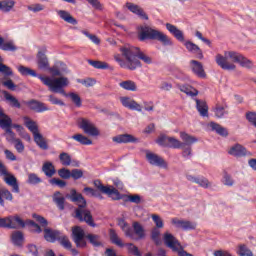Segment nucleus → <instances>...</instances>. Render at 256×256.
<instances>
[{"mask_svg": "<svg viewBox=\"0 0 256 256\" xmlns=\"http://www.w3.org/2000/svg\"><path fill=\"white\" fill-rule=\"evenodd\" d=\"M120 52L125 60L121 59V55L119 54L114 55V59L123 69L135 71L137 67H141V61H144L146 65L153 63V59L143 53L138 47L126 45L120 48ZM139 59H141V61H139Z\"/></svg>", "mask_w": 256, "mask_h": 256, "instance_id": "obj_1", "label": "nucleus"}, {"mask_svg": "<svg viewBox=\"0 0 256 256\" xmlns=\"http://www.w3.org/2000/svg\"><path fill=\"white\" fill-rule=\"evenodd\" d=\"M40 81H42L43 85L48 87L49 91L52 93H60L64 97H69L72 103L76 107H81L83 102L81 101V96L79 94L70 92H65V87H69V78L67 77H50V76H39Z\"/></svg>", "mask_w": 256, "mask_h": 256, "instance_id": "obj_2", "label": "nucleus"}, {"mask_svg": "<svg viewBox=\"0 0 256 256\" xmlns=\"http://www.w3.org/2000/svg\"><path fill=\"white\" fill-rule=\"evenodd\" d=\"M66 199H70L72 203L78 205V208L75 210V218L78 219V221H84L90 227H96L91 211L85 209L87 207V201L81 193H77V190L71 189L70 193L66 195Z\"/></svg>", "mask_w": 256, "mask_h": 256, "instance_id": "obj_3", "label": "nucleus"}, {"mask_svg": "<svg viewBox=\"0 0 256 256\" xmlns=\"http://www.w3.org/2000/svg\"><path fill=\"white\" fill-rule=\"evenodd\" d=\"M166 29L171 35H173V37H175V39H177V41L184 43V47L187 49L188 53L196 55L197 59H203V50H201L199 45L193 43L192 41H185V34L181 31V29H178L177 26L171 23H166Z\"/></svg>", "mask_w": 256, "mask_h": 256, "instance_id": "obj_4", "label": "nucleus"}, {"mask_svg": "<svg viewBox=\"0 0 256 256\" xmlns=\"http://www.w3.org/2000/svg\"><path fill=\"white\" fill-rule=\"evenodd\" d=\"M138 39L140 41H145L146 39H151L152 41H159L165 47H172L173 40L167 36V34L161 32L160 30L153 29L149 26H145L138 33Z\"/></svg>", "mask_w": 256, "mask_h": 256, "instance_id": "obj_5", "label": "nucleus"}, {"mask_svg": "<svg viewBox=\"0 0 256 256\" xmlns=\"http://www.w3.org/2000/svg\"><path fill=\"white\" fill-rule=\"evenodd\" d=\"M236 59L237 52L235 51H225L224 55L217 54L215 57L217 65L226 71H235L237 69V66L234 64Z\"/></svg>", "mask_w": 256, "mask_h": 256, "instance_id": "obj_6", "label": "nucleus"}, {"mask_svg": "<svg viewBox=\"0 0 256 256\" xmlns=\"http://www.w3.org/2000/svg\"><path fill=\"white\" fill-rule=\"evenodd\" d=\"M23 227H25V221L19 215L0 217V228L2 229H23Z\"/></svg>", "mask_w": 256, "mask_h": 256, "instance_id": "obj_7", "label": "nucleus"}, {"mask_svg": "<svg viewBox=\"0 0 256 256\" xmlns=\"http://www.w3.org/2000/svg\"><path fill=\"white\" fill-rule=\"evenodd\" d=\"M0 177H3L4 183L8 185L9 187H12L13 193H19V184L17 183V178L15 175L10 173L9 170H7V166L2 164L0 161Z\"/></svg>", "mask_w": 256, "mask_h": 256, "instance_id": "obj_8", "label": "nucleus"}, {"mask_svg": "<svg viewBox=\"0 0 256 256\" xmlns=\"http://www.w3.org/2000/svg\"><path fill=\"white\" fill-rule=\"evenodd\" d=\"M164 242L167 247L178 253L179 256H192L190 253L183 250V246H181L179 240H177L173 234L169 232L164 233Z\"/></svg>", "mask_w": 256, "mask_h": 256, "instance_id": "obj_9", "label": "nucleus"}, {"mask_svg": "<svg viewBox=\"0 0 256 256\" xmlns=\"http://www.w3.org/2000/svg\"><path fill=\"white\" fill-rule=\"evenodd\" d=\"M94 186L104 195H108V197H110V199H112L113 201H119L123 199V195H121V193H119V190H117L113 186H105L99 180L94 181Z\"/></svg>", "mask_w": 256, "mask_h": 256, "instance_id": "obj_10", "label": "nucleus"}, {"mask_svg": "<svg viewBox=\"0 0 256 256\" xmlns=\"http://www.w3.org/2000/svg\"><path fill=\"white\" fill-rule=\"evenodd\" d=\"M78 127L81 129L86 135H90V137H99L101 134L99 129L95 127V124L91 122V120L87 118H80L78 120Z\"/></svg>", "mask_w": 256, "mask_h": 256, "instance_id": "obj_11", "label": "nucleus"}, {"mask_svg": "<svg viewBox=\"0 0 256 256\" xmlns=\"http://www.w3.org/2000/svg\"><path fill=\"white\" fill-rule=\"evenodd\" d=\"M171 224L176 227V229H182V231H193L197 229V223L189 220H183L179 218H172Z\"/></svg>", "mask_w": 256, "mask_h": 256, "instance_id": "obj_12", "label": "nucleus"}, {"mask_svg": "<svg viewBox=\"0 0 256 256\" xmlns=\"http://www.w3.org/2000/svg\"><path fill=\"white\" fill-rule=\"evenodd\" d=\"M72 239L76 244V247H86L85 230L81 226H74L72 228Z\"/></svg>", "mask_w": 256, "mask_h": 256, "instance_id": "obj_13", "label": "nucleus"}, {"mask_svg": "<svg viewBox=\"0 0 256 256\" xmlns=\"http://www.w3.org/2000/svg\"><path fill=\"white\" fill-rule=\"evenodd\" d=\"M146 159L150 165L154 167H161L162 169H169V164L163 157L153 153V152H146Z\"/></svg>", "mask_w": 256, "mask_h": 256, "instance_id": "obj_14", "label": "nucleus"}, {"mask_svg": "<svg viewBox=\"0 0 256 256\" xmlns=\"http://www.w3.org/2000/svg\"><path fill=\"white\" fill-rule=\"evenodd\" d=\"M45 53H47V47H43L37 54L38 69H41L42 71L49 70V58H47Z\"/></svg>", "mask_w": 256, "mask_h": 256, "instance_id": "obj_15", "label": "nucleus"}, {"mask_svg": "<svg viewBox=\"0 0 256 256\" xmlns=\"http://www.w3.org/2000/svg\"><path fill=\"white\" fill-rule=\"evenodd\" d=\"M186 179L187 181H190V183H195L196 185H199V187H202L203 189H209V187H212V183L209 182V179L205 177H199L193 174H187Z\"/></svg>", "mask_w": 256, "mask_h": 256, "instance_id": "obj_16", "label": "nucleus"}, {"mask_svg": "<svg viewBox=\"0 0 256 256\" xmlns=\"http://www.w3.org/2000/svg\"><path fill=\"white\" fill-rule=\"evenodd\" d=\"M120 103L123 105V107L131 109L132 111H138L139 113L143 111L141 104L137 103V101L133 100L130 97H120Z\"/></svg>", "mask_w": 256, "mask_h": 256, "instance_id": "obj_17", "label": "nucleus"}, {"mask_svg": "<svg viewBox=\"0 0 256 256\" xmlns=\"http://www.w3.org/2000/svg\"><path fill=\"white\" fill-rule=\"evenodd\" d=\"M59 161L63 167H80L81 162L71 159V155L67 152L59 154Z\"/></svg>", "mask_w": 256, "mask_h": 256, "instance_id": "obj_18", "label": "nucleus"}, {"mask_svg": "<svg viewBox=\"0 0 256 256\" xmlns=\"http://www.w3.org/2000/svg\"><path fill=\"white\" fill-rule=\"evenodd\" d=\"M26 105L29 107V109L35 111L36 113H44V111H50V108H48L47 104L38 100H30L26 103Z\"/></svg>", "mask_w": 256, "mask_h": 256, "instance_id": "obj_19", "label": "nucleus"}, {"mask_svg": "<svg viewBox=\"0 0 256 256\" xmlns=\"http://www.w3.org/2000/svg\"><path fill=\"white\" fill-rule=\"evenodd\" d=\"M190 68L192 69L193 74L197 75V77H200L202 79H205V77H207V74L205 73V69L203 68V63L197 60H191Z\"/></svg>", "mask_w": 256, "mask_h": 256, "instance_id": "obj_20", "label": "nucleus"}, {"mask_svg": "<svg viewBox=\"0 0 256 256\" xmlns=\"http://www.w3.org/2000/svg\"><path fill=\"white\" fill-rule=\"evenodd\" d=\"M126 7L128 10L131 11V13H134V15L140 17V19H144L145 21L149 20V16L147 15V13H145L141 6L133 4L131 2H127Z\"/></svg>", "mask_w": 256, "mask_h": 256, "instance_id": "obj_21", "label": "nucleus"}, {"mask_svg": "<svg viewBox=\"0 0 256 256\" xmlns=\"http://www.w3.org/2000/svg\"><path fill=\"white\" fill-rule=\"evenodd\" d=\"M48 71L53 75V77H64L61 75H63V73H67V64L57 62L53 67H49Z\"/></svg>", "mask_w": 256, "mask_h": 256, "instance_id": "obj_22", "label": "nucleus"}, {"mask_svg": "<svg viewBox=\"0 0 256 256\" xmlns=\"http://www.w3.org/2000/svg\"><path fill=\"white\" fill-rule=\"evenodd\" d=\"M0 127L5 131L7 129H10V127H13V120H11V117H9V115L5 113V110L1 106H0Z\"/></svg>", "mask_w": 256, "mask_h": 256, "instance_id": "obj_23", "label": "nucleus"}, {"mask_svg": "<svg viewBox=\"0 0 256 256\" xmlns=\"http://www.w3.org/2000/svg\"><path fill=\"white\" fill-rule=\"evenodd\" d=\"M228 155H232V157H245L247 149L241 144H235L228 149Z\"/></svg>", "mask_w": 256, "mask_h": 256, "instance_id": "obj_24", "label": "nucleus"}, {"mask_svg": "<svg viewBox=\"0 0 256 256\" xmlns=\"http://www.w3.org/2000/svg\"><path fill=\"white\" fill-rule=\"evenodd\" d=\"M61 237V232L58 230H53L51 228H45L44 229V239L45 241H48V243H55V240Z\"/></svg>", "mask_w": 256, "mask_h": 256, "instance_id": "obj_25", "label": "nucleus"}, {"mask_svg": "<svg viewBox=\"0 0 256 256\" xmlns=\"http://www.w3.org/2000/svg\"><path fill=\"white\" fill-rule=\"evenodd\" d=\"M235 63H238L240 67H244L245 69H253L254 67L253 61L238 52H236Z\"/></svg>", "mask_w": 256, "mask_h": 256, "instance_id": "obj_26", "label": "nucleus"}, {"mask_svg": "<svg viewBox=\"0 0 256 256\" xmlns=\"http://www.w3.org/2000/svg\"><path fill=\"white\" fill-rule=\"evenodd\" d=\"M112 141H114V143H136L138 139L131 134H122L113 137Z\"/></svg>", "mask_w": 256, "mask_h": 256, "instance_id": "obj_27", "label": "nucleus"}, {"mask_svg": "<svg viewBox=\"0 0 256 256\" xmlns=\"http://www.w3.org/2000/svg\"><path fill=\"white\" fill-rule=\"evenodd\" d=\"M57 15L60 17V19H62V21H65V23H70V25H77V19H75L68 11L58 10Z\"/></svg>", "mask_w": 256, "mask_h": 256, "instance_id": "obj_28", "label": "nucleus"}, {"mask_svg": "<svg viewBox=\"0 0 256 256\" xmlns=\"http://www.w3.org/2000/svg\"><path fill=\"white\" fill-rule=\"evenodd\" d=\"M195 101L196 109L201 117H207L209 115V107L207 106V102L199 99H195Z\"/></svg>", "mask_w": 256, "mask_h": 256, "instance_id": "obj_29", "label": "nucleus"}, {"mask_svg": "<svg viewBox=\"0 0 256 256\" xmlns=\"http://www.w3.org/2000/svg\"><path fill=\"white\" fill-rule=\"evenodd\" d=\"M24 125L29 129L30 132H32V135H35L39 133V125H37V122L33 121L29 117H24Z\"/></svg>", "mask_w": 256, "mask_h": 256, "instance_id": "obj_30", "label": "nucleus"}, {"mask_svg": "<svg viewBox=\"0 0 256 256\" xmlns=\"http://www.w3.org/2000/svg\"><path fill=\"white\" fill-rule=\"evenodd\" d=\"M34 142L40 149H43L44 151H47L49 149V146L47 145V142L45 141V138L43 137V134L41 132H37L36 134H33Z\"/></svg>", "mask_w": 256, "mask_h": 256, "instance_id": "obj_31", "label": "nucleus"}, {"mask_svg": "<svg viewBox=\"0 0 256 256\" xmlns=\"http://www.w3.org/2000/svg\"><path fill=\"white\" fill-rule=\"evenodd\" d=\"M118 225L125 233L126 237H130V239H135V234H133V230L131 229V227H129V224H127L124 219H119Z\"/></svg>", "mask_w": 256, "mask_h": 256, "instance_id": "obj_32", "label": "nucleus"}, {"mask_svg": "<svg viewBox=\"0 0 256 256\" xmlns=\"http://www.w3.org/2000/svg\"><path fill=\"white\" fill-rule=\"evenodd\" d=\"M24 240H25V238L23 236V232H21V231H14L11 234V241H12L13 245H16V247H21V245H23Z\"/></svg>", "mask_w": 256, "mask_h": 256, "instance_id": "obj_33", "label": "nucleus"}, {"mask_svg": "<svg viewBox=\"0 0 256 256\" xmlns=\"http://www.w3.org/2000/svg\"><path fill=\"white\" fill-rule=\"evenodd\" d=\"M180 138L182 139V143L187 147H190V145H193V143H197V138L195 136L189 135L187 132H180Z\"/></svg>", "mask_w": 256, "mask_h": 256, "instance_id": "obj_34", "label": "nucleus"}, {"mask_svg": "<svg viewBox=\"0 0 256 256\" xmlns=\"http://www.w3.org/2000/svg\"><path fill=\"white\" fill-rule=\"evenodd\" d=\"M72 139L77 141V143H80V145H93V140L81 133L74 134Z\"/></svg>", "mask_w": 256, "mask_h": 256, "instance_id": "obj_35", "label": "nucleus"}, {"mask_svg": "<svg viewBox=\"0 0 256 256\" xmlns=\"http://www.w3.org/2000/svg\"><path fill=\"white\" fill-rule=\"evenodd\" d=\"M42 171L46 177H53L57 170H55V166L51 162H45L42 166Z\"/></svg>", "mask_w": 256, "mask_h": 256, "instance_id": "obj_36", "label": "nucleus"}, {"mask_svg": "<svg viewBox=\"0 0 256 256\" xmlns=\"http://www.w3.org/2000/svg\"><path fill=\"white\" fill-rule=\"evenodd\" d=\"M119 87H121V89H124V91H137V83L132 80H125L120 82Z\"/></svg>", "mask_w": 256, "mask_h": 256, "instance_id": "obj_37", "label": "nucleus"}, {"mask_svg": "<svg viewBox=\"0 0 256 256\" xmlns=\"http://www.w3.org/2000/svg\"><path fill=\"white\" fill-rule=\"evenodd\" d=\"M53 201L56 203L58 209L60 211H63L65 209V197H63V194L61 192H55L53 195Z\"/></svg>", "mask_w": 256, "mask_h": 256, "instance_id": "obj_38", "label": "nucleus"}, {"mask_svg": "<svg viewBox=\"0 0 256 256\" xmlns=\"http://www.w3.org/2000/svg\"><path fill=\"white\" fill-rule=\"evenodd\" d=\"M2 197L6 199V201H13V194H11V191H9L7 188H2L0 190V205L1 207H5V201Z\"/></svg>", "mask_w": 256, "mask_h": 256, "instance_id": "obj_39", "label": "nucleus"}, {"mask_svg": "<svg viewBox=\"0 0 256 256\" xmlns=\"http://www.w3.org/2000/svg\"><path fill=\"white\" fill-rule=\"evenodd\" d=\"M14 7H15V2L13 0L0 1V11H3L4 13H9L13 11Z\"/></svg>", "mask_w": 256, "mask_h": 256, "instance_id": "obj_40", "label": "nucleus"}, {"mask_svg": "<svg viewBox=\"0 0 256 256\" xmlns=\"http://www.w3.org/2000/svg\"><path fill=\"white\" fill-rule=\"evenodd\" d=\"M0 49H2V51H17V46H15L13 41L5 43L3 37L0 36Z\"/></svg>", "mask_w": 256, "mask_h": 256, "instance_id": "obj_41", "label": "nucleus"}, {"mask_svg": "<svg viewBox=\"0 0 256 256\" xmlns=\"http://www.w3.org/2000/svg\"><path fill=\"white\" fill-rule=\"evenodd\" d=\"M209 127L212 129V131H216L218 135H221V137H227L229 135V132L223 126L215 122H211Z\"/></svg>", "mask_w": 256, "mask_h": 256, "instance_id": "obj_42", "label": "nucleus"}, {"mask_svg": "<svg viewBox=\"0 0 256 256\" xmlns=\"http://www.w3.org/2000/svg\"><path fill=\"white\" fill-rule=\"evenodd\" d=\"M178 89L182 93H185L186 95H190L191 97H195V96L199 95V91H197V89H195L189 85H178Z\"/></svg>", "mask_w": 256, "mask_h": 256, "instance_id": "obj_43", "label": "nucleus"}, {"mask_svg": "<svg viewBox=\"0 0 256 256\" xmlns=\"http://www.w3.org/2000/svg\"><path fill=\"white\" fill-rule=\"evenodd\" d=\"M6 101H9L11 107H16V109H21V103H19V100L15 98L13 95H11L7 91H2Z\"/></svg>", "mask_w": 256, "mask_h": 256, "instance_id": "obj_44", "label": "nucleus"}, {"mask_svg": "<svg viewBox=\"0 0 256 256\" xmlns=\"http://www.w3.org/2000/svg\"><path fill=\"white\" fill-rule=\"evenodd\" d=\"M133 230L136 237H138L137 239H145V228L139 222L133 223Z\"/></svg>", "mask_w": 256, "mask_h": 256, "instance_id": "obj_45", "label": "nucleus"}, {"mask_svg": "<svg viewBox=\"0 0 256 256\" xmlns=\"http://www.w3.org/2000/svg\"><path fill=\"white\" fill-rule=\"evenodd\" d=\"M168 147H170L171 149H181L185 147V144L175 137H169Z\"/></svg>", "mask_w": 256, "mask_h": 256, "instance_id": "obj_46", "label": "nucleus"}, {"mask_svg": "<svg viewBox=\"0 0 256 256\" xmlns=\"http://www.w3.org/2000/svg\"><path fill=\"white\" fill-rule=\"evenodd\" d=\"M18 71L19 73H21V75H30L31 77H38V79L39 77H43V75H37V72H35V70L27 68L25 66H19Z\"/></svg>", "mask_w": 256, "mask_h": 256, "instance_id": "obj_47", "label": "nucleus"}, {"mask_svg": "<svg viewBox=\"0 0 256 256\" xmlns=\"http://www.w3.org/2000/svg\"><path fill=\"white\" fill-rule=\"evenodd\" d=\"M110 241L117 245L118 247H125V244H123V241H121V238L117 235V232L115 230H110Z\"/></svg>", "mask_w": 256, "mask_h": 256, "instance_id": "obj_48", "label": "nucleus"}, {"mask_svg": "<svg viewBox=\"0 0 256 256\" xmlns=\"http://www.w3.org/2000/svg\"><path fill=\"white\" fill-rule=\"evenodd\" d=\"M27 183L28 185H39V183H43V180L36 173H29Z\"/></svg>", "mask_w": 256, "mask_h": 256, "instance_id": "obj_49", "label": "nucleus"}, {"mask_svg": "<svg viewBox=\"0 0 256 256\" xmlns=\"http://www.w3.org/2000/svg\"><path fill=\"white\" fill-rule=\"evenodd\" d=\"M86 239L89 240L91 245H93L94 247H101V237H99V235L88 234L86 236Z\"/></svg>", "mask_w": 256, "mask_h": 256, "instance_id": "obj_50", "label": "nucleus"}, {"mask_svg": "<svg viewBox=\"0 0 256 256\" xmlns=\"http://www.w3.org/2000/svg\"><path fill=\"white\" fill-rule=\"evenodd\" d=\"M151 219L156 225V227L154 229H163V227H165L163 218H161V216H159L158 214H152Z\"/></svg>", "mask_w": 256, "mask_h": 256, "instance_id": "obj_51", "label": "nucleus"}, {"mask_svg": "<svg viewBox=\"0 0 256 256\" xmlns=\"http://www.w3.org/2000/svg\"><path fill=\"white\" fill-rule=\"evenodd\" d=\"M88 63L95 69H109V64H107V62L88 60Z\"/></svg>", "mask_w": 256, "mask_h": 256, "instance_id": "obj_52", "label": "nucleus"}, {"mask_svg": "<svg viewBox=\"0 0 256 256\" xmlns=\"http://www.w3.org/2000/svg\"><path fill=\"white\" fill-rule=\"evenodd\" d=\"M27 9L32 13H41V11H45V5L40 3H35L27 6Z\"/></svg>", "mask_w": 256, "mask_h": 256, "instance_id": "obj_53", "label": "nucleus"}, {"mask_svg": "<svg viewBox=\"0 0 256 256\" xmlns=\"http://www.w3.org/2000/svg\"><path fill=\"white\" fill-rule=\"evenodd\" d=\"M161 231L159 228H153L151 231V239L156 243L157 245H161Z\"/></svg>", "mask_w": 256, "mask_h": 256, "instance_id": "obj_54", "label": "nucleus"}, {"mask_svg": "<svg viewBox=\"0 0 256 256\" xmlns=\"http://www.w3.org/2000/svg\"><path fill=\"white\" fill-rule=\"evenodd\" d=\"M125 247L128 253H131L132 255H135V256H142L141 251H139V248L135 246V244L128 243V244H125Z\"/></svg>", "mask_w": 256, "mask_h": 256, "instance_id": "obj_55", "label": "nucleus"}, {"mask_svg": "<svg viewBox=\"0 0 256 256\" xmlns=\"http://www.w3.org/2000/svg\"><path fill=\"white\" fill-rule=\"evenodd\" d=\"M48 101L52 105H59L60 107H65V102H63V100L57 98V96H55L53 94L48 96Z\"/></svg>", "mask_w": 256, "mask_h": 256, "instance_id": "obj_56", "label": "nucleus"}, {"mask_svg": "<svg viewBox=\"0 0 256 256\" xmlns=\"http://www.w3.org/2000/svg\"><path fill=\"white\" fill-rule=\"evenodd\" d=\"M82 33H83V35H85V37L90 39V41H92V43H94V45H99L101 43V39H99V37H97V35L91 34L85 30H83Z\"/></svg>", "mask_w": 256, "mask_h": 256, "instance_id": "obj_57", "label": "nucleus"}, {"mask_svg": "<svg viewBox=\"0 0 256 256\" xmlns=\"http://www.w3.org/2000/svg\"><path fill=\"white\" fill-rule=\"evenodd\" d=\"M58 241L60 243V245H62V247H64V249H71L72 244L71 241H69V238L67 236H61L58 238Z\"/></svg>", "mask_w": 256, "mask_h": 256, "instance_id": "obj_58", "label": "nucleus"}, {"mask_svg": "<svg viewBox=\"0 0 256 256\" xmlns=\"http://www.w3.org/2000/svg\"><path fill=\"white\" fill-rule=\"evenodd\" d=\"M84 172L81 169H72L70 171V177L74 179V181H77L78 179L83 178Z\"/></svg>", "mask_w": 256, "mask_h": 256, "instance_id": "obj_59", "label": "nucleus"}, {"mask_svg": "<svg viewBox=\"0 0 256 256\" xmlns=\"http://www.w3.org/2000/svg\"><path fill=\"white\" fill-rule=\"evenodd\" d=\"M50 185H56L63 189V187H67V182L65 180H61L59 178H52L49 180Z\"/></svg>", "mask_w": 256, "mask_h": 256, "instance_id": "obj_60", "label": "nucleus"}, {"mask_svg": "<svg viewBox=\"0 0 256 256\" xmlns=\"http://www.w3.org/2000/svg\"><path fill=\"white\" fill-rule=\"evenodd\" d=\"M125 198L126 201H129L130 203H135L136 205H139V203H141V196L138 194L126 195Z\"/></svg>", "mask_w": 256, "mask_h": 256, "instance_id": "obj_61", "label": "nucleus"}, {"mask_svg": "<svg viewBox=\"0 0 256 256\" xmlns=\"http://www.w3.org/2000/svg\"><path fill=\"white\" fill-rule=\"evenodd\" d=\"M238 255L240 256H253V252L249 250L245 245H240L238 250Z\"/></svg>", "mask_w": 256, "mask_h": 256, "instance_id": "obj_62", "label": "nucleus"}, {"mask_svg": "<svg viewBox=\"0 0 256 256\" xmlns=\"http://www.w3.org/2000/svg\"><path fill=\"white\" fill-rule=\"evenodd\" d=\"M58 175L61 179H71V170L62 168L58 170Z\"/></svg>", "mask_w": 256, "mask_h": 256, "instance_id": "obj_63", "label": "nucleus"}, {"mask_svg": "<svg viewBox=\"0 0 256 256\" xmlns=\"http://www.w3.org/2000/svg\"><path fill=\"white\" fill-rule=\"evenodd\" d=\"M246 119H247V121H249V123H251L252 125H254V127H256V113L255 112L246 113Z\"/></svg>", "mask_w": 256, "mask_h": 256, "instance_id": "obj_64", "label": "nucleus"}]
</instances>
